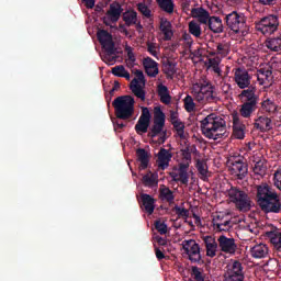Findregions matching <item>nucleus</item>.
<instances>
[{
  "label": "nucleus",
  "instance_id": "bb28decb",
  "mask_svg": "<svg viewBox=\"0 0 281 281\" xmlns=\"http://www.w3.org/2000/svg\"><path fill=\"white\" fill-rule=\"evenodd\" d=\"M140 201H142V205L145 209V212H147V214H153L155 212V198H153L148 193H142Z\"/></svg>",
  "mask_w": 281,
  "mask_h": 281
},
{
  "label": "nucleus",
  "instance_id": "5fc2aeb1",
  "mask_svg": "<svg viewBox=\"0 0 281 281\" xmlns=\"http://www.w3.org/2000/svg\"><path fill=\"white\" fill-rule=\"evenodd\" d=\"M113 127L116 133H122V130L126 128V124L120 120H114Z\"/></svg>",
  "mask_w": 281,
  "mask_h": 281
},
{
  "label": "nucleus",
  "instance_id": "2eb2a0df",
  "mask_svg": "<svg viewBox=\"0 0 281 281\" xmlns=\"http://www.w3.org/2000/svg\"><path fill=\"white\" fill-rule=\"evenodd\" d=\"M245 273H243V263L234 261L231 268L224 274V281H244Z\"/></svg>",
  "mask_w": 281,
  "mask_h": 281
},
{
  "label": "nucleus",
  "instance_id": "0e129e2a",
  "mask_svg": "<svg viewBox=\"0 0 281 281\" xmlns=\"http://www.w3.org/2000/svg\"><path fill=\"white\" fill-rule=\"evenodd\" d=\"M155 254H156L157 260H164V258H166V255L159 248H155Z\"/></svg>",
  "mask_w": 281,
  "mask_h": 281
},
{
  "label": "nucleus",
  "instance_id": "6e6552de",
  "mask_svg": "<svg viewBox=\"0 0 281 281\" xmlns=\"http://www.w3.org/2000/svg\"><path fill=\"white\" fill-rule=\"evenodd\" d=\"M97 38L105 52L104 60H108L110 65L115 63V42H113V35L106 30H99L97 33Z\"/></svg>",
  "mask_w": 281,
  "mask_h": 281
},
{
  "label": "nucleus",
  "instance_id": "c9c22d12",
  "mask_svg": "<svg viewBox=\"0 0 281 281\" xmlns=\"http://www.w3.org/2000/svg\"><path fill=\"white\" fill-rule=\"evenodd\" d=\"M159 196L161 201H167L169 205H172V203H175V192H172V190H170V188L166 186H162V188H160Z\"/></svg>",
  "mask_w": 281,
  "mask_h": 281
},
{
  "label": "nucleus",
  "instance_id": "a211bd4d",
  "mask_svg": "<svg viewBox=\"0 0 281 281\" xmlns=\"http://www.w3.org/2000/svg\"><path fill=\"white\" fill-rule=\"evenodd\" d=\"M217 244L220 247V251H223V254H231L234 256L236 254V249H238V245H236V239L229 238L225 235H221L217 238Z\"/></svg>",
  "mask_w": 281,
  "mask_h": 281
},
{
  "label": "nucleus",
  "instance_id": "ddd939ff",
  "mask_svg": "<svg viewBox=\"0 0 281 281\" xmlns=\"http://www.w3.org/2000/svg\"><path fill=\"white\" fill-rule=\"evenodd\" d=\"M140 109V116L134 127L137 135H144L147 132L149 133L148 128H150V120L153 119V115L150 114V110H148V108L142 106Z\"/></svg>",
  "mask_w": 281,
  "mask_h": 281
},
{
  "label": "nucleus",
  "instance_id": "423d86ee",
  "mask_svg": "<svg viewBox=\"0 0 281 281\" xmlns=\"http://www.w3.org/2000/svg\"><path fill=\"white\" fill-rule=\"evenodd\" d=\"M166 128V114L161 110V108L156 106L154 109V122L153 125L149 127V132L147 136L150 139H155V137H159L158 142L159 144L166 143V135L167 131L164 130Z\"/></svg>",
  "mask_w": 281,
  "mask_h": 281
},
{
  "label": "nucleus",
  "instance_id": "0eeeda50",
  "mask_svg": "<svg viewBox=\"0 0 281 281\" xmlns=\"http://www.w3.org/2000/svg\"><path fill=\"white\" fill-rule=\"evenodd\" d=\"M226 192L231 203H235V206L239 212H249V210H251V199L247 192L234 186H232Z\"/></svg>",
  "mask_w": 281,
  "mask_h": 281
},
{
  "label": "nucleus",
  "instance_id": "79ce46f5",
  "mask_svg": "<svg viewBox=\"0 0 281 281\" xmlns=\"http://www.w3.org/2000/svg\"><path fill=\"white\" fill-rule=\"evenodd\" d=\"M261 108L263 111H267V113H276L278 111V105H276V102L271 101V99H267L261 103Z\"/></svg>",
  "mask_w": 281,
  "mask_h": 281
},
{
  "label": "nucleus",
  "instance_id": "a18cd8bd",
  "mask_svg": "<svg viewBox=\"0 0 281 281\" xmlns=\"http://www.w3.org/2000/svg\"><path fill=\"white\" fill-rule=\"evenodd\" d=\"M215 52L220 56H227V54H229V45L225 43H218L215 45Z\"/></svg>",
  "mask_w": 281,
  "mask_h": 281
},
{
  "label": "nucleus",
  "instance_id": "774afa93",
  "mask_svg": "<svg viewBox=\"0 0 281 281\" xmlns=\"http://www.w3.org/2000/svg\"><path fill=\"white\" fill-rule=\"evenodd\" d=\"M120 89V81H114V86L111 89L110 93H113L114 91H117Z\"/></svg>",
  "mask_w": 281,
  "mask_h": 281
},
{
  "label": "nucleus",
  "instance_id": "680f3d73",
  "mask_svg": "<svg viewBox=\"0 0 281 281\" xmlns=\"http://www.w3.org/2000/svg\"><path fill=\"white\" fill-rule=\"evenodd\" d=\"M182 157L186 159V161H192V154L190 153V149H183Z\"/></svg>",
  "mask_w": 281,
  "mask_h": 281
},
{
  "label": "nucleus",
  "instance_id": "4c0bfd02",
  "mask_svg": "<svg viewBox=\"0 0 281 281\" xmlns=\"http://www.w3.org/2000/svg\"><path fill=\"white\" fill-rule=\"evenodd\" d=\"M266 47L271 52H281V35L266 41Z\"/></svg>",
  "mask_w": 281,
  "mask_h": 281
},
{
  "label": "nucleus",
  "instance_id": "bf43d9fd",
  "mask_svg": "<svg viewBox=\"0 0 281 281\" xmlns=\"http://www.w3.org/2000/svg\"><path fill=\"white\" fill-rule=\"evenodd\" d=\"M274 186L281 191V170L274 173Z\"/></svg>",
  "mask_w": 281,
  "mask_h": 281
},
{
  "label": "nucleus",
  "instance_id": "9b49d317",
  "mask_svg": "<svg viewBox=\"0 0 281 281\" xmlns=\"http://www.w3.org/2000/svg\"><path fill=\"white\" fill-rule=\"evenodd\" d=\"M228 164L232 177H235V179H238L239 181H243V179L247 177L249 167L247 162H245V158H243V156H232L228 159Z\"/></svg>",
  "mask_w": 281,
  "mask_h": 281
},
{
  "label": "nucleus",
  "instance_id": "49530a36",
  "mask_svg": "<svg viewBox=\"0 0 281 281\" xmlns=\"http://www.w3.org/2000/svg\"><path fill=\"white\" fill-rule=\"evenodd\" d=\"M138 11L140 12V14H143V16H145V19H153V11H150L148 5L144 3H138Z\"/></svg>",
  "mask_w": 281,
  "mask_h": 281
},
{
  "label": "nucleus",
  "instance_id": "c03bdc74",
  "mask_svg": "<svg viewBox=\"0 0 281 281\" xmlns=\"http://www.w3.org/2000/svg\"><path fill=\"white\" fill-rule=\"evenodd\" d=\"M255 175H265L267 172V161L266 160H259L255 164L254 167Z\"/></svg>",
  "mask_w": 281,
  "mask_h": 281
},
{
  "label": "nucleus",
  "instance_id": "f8f14e48",
  "mask_svg": "<svg viewBox=\"0 0 281 281\" xmlns=\"http://www.w3.org/2000/svg\"><path fill=\"white\" fill-rule=\"evenodd\" d=\"M182 248L187 254L190 262H201V246L194 239H186L182 241Z\"/></svg>",
  "mask_w": 281,
  "mask_h": 281
},
{
  "label": "nucleus",
  "instance_id": "e2e57ef3",
  "mask_svg": "<svg viewBox=\"0 0 281 281\" xmlns=\"http://www.w3.org/2000/svg\"><path fill=\"white\" fill-rule=\"evenodd\" d=\"M135 76H136V79L138 80V82H143V83L146 82V79L144 77V71L136 70Z\"/></svg>",
  "mask_w": 281,
  "mask_h": 281
},
{
  "label": "nucleus",
  "instance_id": "393cba45",
  "mask_svg": "<svg viewBox=\"0 0 281 281\" xmlns=\"http://www.w3.org/2000/svg\"><path fill=\"white\" fill-rule=\"evenodd\" d=\"M257 80L259 85H269L273 82V71L270 68H260L257 71Z\"/></svg>",
  "mask_w": 281,
  "mask_h": 281
},
{
  "label": "nucleus",
  "instance_id": "5701e85b",
  "mask_svg": "<svg viewBox=\"0 0 281 281\" xmlns=\"http://www.w3.org/2000/svg\"><path fill=\"white\" fill-rule=\"evenodd\" d=\"M203 243L205 245L206 249V256L209 258H215L216 251H218V241L212 236H205L203 237Z\"/></svg>",
  "mask_w": 281,
  "mask_h": 281
},
{
  "label": "nucleus",
  "instance_id": "cd10ccee",
  "mask_svg": "<svg viewBox=\"0 0 281 281\" xmlns=\"http://www.w3.org/2000/svg\"><path fill=\"white\" fill-rule=\"evenodd\" d=\"M250 256L257 259L267 258L269 256V247L265 244L255 245L250 248Z\"/></svg>",
  "mask_w": 281,
  "mask_h": 281
},
{
  "label": "nucleus",
  "instance_id": "7c9ffc66",
  "mask_svg": "<svg viewBox=\"0 0 281 281\" xmlns=\"http://www.w3.org/2000/svg\"><path fill=\"white\" fill-rule=\"evenodd\" d=\"M130 89L132 91V93H134V95L136 98H138L139 100H142V102L146 101V91H144V89L142 88V86H139V81L137 79H133L130 83Z\"/></svg>",
  "mask_w": 281,
  "mask_h": 281
},
{
  "label": "nucleus",
  "instance_id": "f3484780",
  "mask_svg": "<svg viewBox=\"0 0 281 281\" xmlns=\"http://www.w3.org/2000/svg\"><path fill=\"white\" fill-rule=\"evenodd\" d=\"M235 82L237 87L244 89V91L254 87L251 86V76H249V72L245 68L235 69Z\"/></svg>",
  "mask_w": 281,
  "mask_h": 281
},
{
  "label": "nucleus",
  "instance_id": "7ed1b4c3",
  "mask_svg": "<svg viewBox=\"0 0 281 281\" xmlns=\"http://www.w3.org/2000/svg\"><path fill=\"white\" fill-rule=\"evenodd\" d=\"M239 99L241 101L239 115L249 120V117L258 111V102H260V97L256 94V87L243 90L239 94Z\"/></svg>",
  "mask_w": 281,
  "mask_h": 281
},
{
  "label": "nucleus",
  "instance_id": "39448f33",
  "mask_svg": "<svg viewBox=\"0 0 281 281\" xmlns=\"http://www.w3.org/2000/svg\"><path fill=\"white\" fill-rule=\"evenodd\" d=\"M117 120H131L135 115V98L132 95H120L112 102Z\"/></svg>",
  "mask_w": 281,
  "mask_h": 281
},
{
  "label": "nucleus",
  "instance_id": "37998d69",
  "mask_svg": "<svg viewBox=\"0 0 281 281\" xmlns=\"http://www.w3.org/2000/svg\"><path fill=\"white\" fill-rule=\"evenodd\" d=\"M189 32L192 36H195V38H201V25L195 21L189 22Z\"/></svg>",
  "mask_w": 281,
  "mask_h": 281
},
{
  "label": "nucleus",
  "instance_id": "de8ad7c7",
  "mask_svg": "<svg viewBox=\"0 0 281 281\" xmlns=\"http://www.w3.org/2000/svg\"><path fill=\"white\" fill-rule=\"evenodd\" d=\"M191 276H193L195 281H205V277L203 276V272H201V269L199 267L193 266L191 268Z\"/></svg>",
  "mask_w": 281,
  "mask_h": 281
},
{
  "label": "nucleus",
  "instance_id": "338daca9",
  "mask_svg": "<svg viewBox=\"0 0 281 281\" xmlns=\"http://www.w3.org/2000/svg\"><path fill=\"white\" fill-rule=\"evenodd\" d=\"M261 5H273L276 3V0H259Z\"/></svg>",
  "mask_w": 281,
  "mask_h": 281
},
{
  "label": "nucleus",
  "instance_id": "13d9d810",
  "mask_svg": "<svg viewBox=\"0 0 281 281\" xmlns=\"http://www.w3.org/2000/svg\"><path fill=\"white\" fill-rule=\"evenodd\" d=\"M209 65L214 69V71H218V65H221V59L218 58H210Z\"/></svg>",
  "mask_w": 281,
  "mask_h": 281
},
{
  "label": "nucleus",
  "instance_id": "4be33fe9",
  "mask_svg": "<svg viewBox=\"0 0 281 281\" xmlns=\"http://www.w3.org/2000/svg\"><path fill=\"white\" fill-rule=\"evenodd\" d=\"M245 128L247 127L240 122L238 113L233 114V135L236 139H245Z\"/></svg>",
  "mask_w": 281,
  "mask_h": 281
},
{
  "label": "nucleus",
  "instance_id": "72a5a7b5",
  "mask_svg": "<svg viewBox=\"0 0 281 281\" xmlns=\"http://www.w3.org/2000/svg\"><path fill=\"white\" fill-rule=\"evenodd\" d=\"M159 175L148 171L143 176V183L146 188H157L159 186Z\"/></svg>",
  "mask_w": 281,
  "mask_h": 281
},
{
  "label": "nucleus",
  "instance_id": "f257e3e1",
  "mask_svg": "<svg viewBox=\"0 0 281 281\" xmlns=\"http://www.w3.org/2000/svg\"><path fill=\"white\" fill-rule=\"evenodd\" d=\"M256 201L263 214H280L281 212L280 194L267 183L257 186Z\"/></svg>",
  "mask_w": 281,
  "mask_h": 281
},
{
  "label": "nucleus",
  "instance_id": "864d4df0",
  "mask_svg": "<svg viewBox=\"0 0 281 281\" xmlns=\"http://www.w3.org/2000/svg\"><path fill=\"white\" fill-rule=\"evenodd\" d=\"M195 168L198 169V172L202 176V177H207V168L205 167V164H203V161L198 160Z\"/></svg>",
  "mask_w": 281,
  "mask_h": 281
},
{
  "label": "nucleus",
  "instance_id": "20e7f679",
  "mask_svg": "<svg viewBox=\"0 0 281 281\" xmlns=\"http://www.w3.org/2000/svg\"><path fill=\"white\" fill-rule=\"evenodd\" d=\"M191 93L195 102L203 106L204 104L218 102V95L214 91V86L206 81L193 85Z\"/></svg>",
  "mask_w": 281,
  "mask_h": 281
},
{
  "label": "nucleus",
  "instance_id": "052dcab7",
  "mask_svg": "<svg viewBox=\"0 0 281 281\" xmlns=\"http://www.w3.org/2000/svg\"><path fill=\"white\" fill-rule=\"evenodd\" d=\"M82 3H85L88 10H93V8H95V0H82Z\"/></svg>",
  "mask_w": 281,
  "mask_h": 281
},
{
  "label": "nucleus",
  "instance_id": "a19ab883",
  "mask_svg": "<svg viewBox=\"0 0 281 281\" xmlns=\"http://www.w3.org/2000/svg\"><path fill=\"white\" fill-rule=\"evenodd\" d=\"M175 131H177L178 136L180 137V139H186V124L183 122L180 121H175L173 123H171Z\"/></svg>",
  "mask_w": 281,
  "mask_h": 281
},
{
  "label": "nucleus",
  "instance_id": "4468645a",
  "mask_svg": "<svg viewBox=\"0 0 281 281\" xmlns=\"http://www.w3.org/2000/svg\"><path fill=\"white\" fill-rule=\"evenodd\" d=\"M122 12H124V9H122V4H120V2L115 1L111 3L110 9L106 11L105 16L103 18L104 25L111 27V23H117L122 16Z\"/></svg>",
  "mask_w": 281,
  "mask_h": 281
},
{
  "label": "nucleus",
  "instance_id": "473e14b6",
  "mask_svg": "<svg viewBox=\"0 0 281 281\" xmlns=\"http://www.w3.org/2000/svg\"><path fill=\"white\" fill-rule=\"evenodd\" d=\"M160 31L165 36V41H172V36L175 35V33L172 32V23H170V21H168L167 19H161Z\"/></svg>",
  "mask_w": 281,
  "mask_h": 281
},
{
  "label": "nucleus",
  "instance_id": "b1692460",
  "mask_svg": "<svg viewBox=\"0 0 281 281\" xmlns=\"http://www.w3.org/2000/svg\"><path fill=\"white\" fill-rule=\"evenodd\" d=\"M172 160V154L170 153V150L166 149V148H160V150L158 151V168L160 170H166V168H168V166H170V161Z\"/></svg>",
  "mask_w": 281,
  "mask_h": 281
},
{
  "label": "nucleus",
  "instance_id": "603ef678",
  "mask_svg": "<svg viewBox=\"0 0 281 281\" xmlns=\"http://www.w3.org/2000/svg\"><path fill=\"white\" fill-rule=\"evenodd\" d=\"M125 71L126 68L123 65H119L112 68V74L113 76H116V78H123Z\"/></svg>",
  "mask_w": 281,
  "mask_h": 281
},
{
  "label": "nucleus",
  "instance_id": "ea45409f",
  "mask_svg": "<svg viewBox=\"0 0 281 281\" xmlns=\"http://www.w3.org/2000/svg\"><path fill=\"white\" fill-rule=\"evenodd\" d=\"M158 7L167 14H172L175 12V2L172 0H156Z\"/></svg>",
  "mask_w": 281,
  "mask_h": 281
},
{
  "label": "nucleus",
  "instance_id": "dca6fc26",
  "mask_svg": "<svg viewBox=\"0 0 281 281\" xmlns=\"http://www.w3.org/2000/svg\"><path fill=\"white\" fill-rule=\"evenodd\" d=\"M190 168V162H180L178 166V173L171 172L170 177L176 183H182V186H188L190 181V175L188 169Z\"/></svg>",
  "mask_w": 281,
  "mask_h": 281
},
{
  "label": "nucleus",
  "instance_id": "09e8293b",
  "mask_svg": "<svg viewBox=\"0 0 281 281\" xmlns=\"http://www.w3.org/2000/svg\"><path fill=\"white\" fill-rule=\"evenodd\" d=\"M194 106H196V104L194 103V99H192L191 95H187L184 99L186 111H188V113H192V111H194Z\"/></svg>",
  "mask_w": 281,
  "mask_h": 281
},
{
  "label": "nucleus",
  "instance_id": "c756f323",
  "mask_svg": "<svg viewBox=\"0 0 281 281\" xmlns=\"http://www.w3.org/2000/svg\"><path fill=\"white\" fill-rule=\"evenodd\" d=\"M206 25H209V29L214 34H223L224 27H223V20H221V18H218V16H211L209 22H206Z\"/></svg>",
  "mask_w": 281,
  "mask_h": 281
},
{
  "label": "nucleus",
  "instance_id": "f704fd0d",
  "mask_svg": "<svg viewBox=\"0 0 281 281\" xmlns=\"http://www.w3.org/2000/svg\"><path fill=\"white\" fill-rule=\"evenodd\" d=\"M269 238L271 245H273L277 256L281 258V233L280 232H270L269 233Z\"/></svg>",
  "mask_w": 281,
  "mask_h": 281
},
{
  "label": "nucleus",
  "instance_id": "aec40b11",
  "mask_svg": "<svg viewBox=\"0 0 281 281\" xmlns=\"http://www.w3.org/2000/svg\"><path fill=\"white\" fill-rule=\"evenodd\" d=\"M254 127L261 133H269L273 128V121L271 117L262 115L255 120Z\"/></svg>",
  "mask_w": 281,
  "mask_h": 281
},
{
  "label": "nucleus",
  "instance_id": "c85d7f7f",
  "mask_svg": "<svg viewBox=\"0 0 281 281\" xmlns=\"http://www.w3.org/2000/svg\"><path fill=\"white\" fill-rule=\"evenodd\" d=\"M137 161H139V170H146L148 168V164H150V156L148 151L144 148H139L136 150Z\"/></svg>",
  "mask_w": 281,
  "mask_h": 281
},
{
  "label": "nucleus",
  "instance_id": "a878e982",
  "mask_svg": "<svg viewBox=\"0 0 281 281\" xmlns=\"http://www.w3.org/2000/svg\"><path fill=\"white\" fill-rule=\"evenodd\" d=\"M191 14L193 19H198L199 23H202L203 25H207L210 19V12L203 8H194L191 10Z\"/></svg>",
  "mask_w": 281,
  "mask_h": 281
},
{
  "label": "nucleus",
  "instance_id": "3c124183",
  "mask_svg": "<svg viewBox=\"0 0 281 281\" xmlns=\"http://www.w3.org/2000/svg\"><path fill=\"white\" fill-rule=\"evenodd\" d=\"M172 212H176V214L179 216V217H182V218H188V216H190V211H188L187 209H183L179 205H176L173 209H172Z\"/></svg>",
  "mask_w": 281,
  "mask_h": 281
},
{
  "label": "nucleus",
  "instance_id": "6ab92c4d",
  "mask_svg": "<svg viewBox=\"0 0 281 281\" xmlns=\"http://www.w3.org/2000/svg\"><path fill=\"white\" fill-rule=\"evenodd\" d=\"M215 232H229L234 227L232 220H225L223 215H216L212 221Z\"/></svg>",
  "mask_w": 281,
  "mask_h": 281
},
{
  "label": "nucleus",
  "instance_id": "e433bc0d",
  "mask_svg": "<svg viewBox=\"0 0 281 281\" xmlns=\"http://www.w3.org/2000/svg\"><path fill=\"white\" fill-rule=\"evenodd\" d=\"M137 12L135 10H127L123 13V21L127 27L137 23Z\"/></svg>",
  "mask_w": 281,
  "mask_h": 281
},
{
  "label": "nucleus",
  "instance_id": "8fccbe9b",
  "mask_svg": "<svg viewBox=\"0 0 281 281\" xmlns=\"http://www.w3.org/2000/svg\"><path fill=\"white\" fill-rule=\"evenodd\" d=\"M155 229L161 235L168 234V225H166L161 220L155 222Z\"/></svg>",
  "mask_w": 281,
  "mask_h": 281
},
{
  "label": "nucleus",
  "instance_id": "6e6d98bb",
  "mask_svg": "<svg viewBox=\"0 0 281 281\" xmlns=\"http://www.w3.org/2000/svg\"><path fill=\"white\" fill-rule=\"evenodd\" d=\"M147 52L154 56V58H157V44L153 42H147Z\"/></svg>",
  "mask_w": 281,
  "mask_h": 281
},
{
  "label": "nucleus",
  "instance_id": "f03ea898",
  "mask_svg": "<svg viewBox=\"0 0 281 281\" xmlns=\"http://www.w3.org/2000/svg\"><path fill=\"white\" fill-rule=\"evenodd\" d=\"M201 131L207 139H223L227 137V122L217 114H209L200 122Z\"/></svg>",
  "mask_w": 281,
  "mask_h": 281
},
{
  "label": "nucleus",
  "instance_id": "1a4fd4ad",
  "mask_svg": "<svg viewBox=\"0 0 281 281\" xmlns=\"http://www.w3.org/2000/svg\"><path fill=\"white\" fill-rule=\"evenodd\" d=\"M224 21L228 30L235 34H241V36H245V26L247 25L245 14L238 13V11H232L225 15Z\"/></svg>",
  "mask_w": 281,
  "mask_h": 281
},
{
  "label": "nucleus",
  "instance_id": "58836bf2",
  "mask_svg": "<svg viewBox=\"0 0 281 281\" xmlns=\"http://www.w3.org/2000/svg\"><path fill=\"white\" fill-rule=\"evenodd\" d=\"M164 71L167 78H172L177 74V63L167 59L164 61Z\"/></svg>",
  "mask_w": 281,
  "mask_h": 281
},
{
  "label": "nucleus",
  "instance_id": "4d7b16f0",
  "mask_svg": "<svg viewBox=\"0 0 281 281\" xmlns=\"http://www.w3.org/2000/svg\"><path fill=\"white\" fill-rule=\"evenodd\" d=\"M125 52L127 53V58L130 63H135V60H137V58H135V53H133V47L126 46Z\"/></svg>",
  "mask_w": 281,
  "mask_h": 281
},
{
  "label": "nucleus",
  "instance_id": "412c9836",
  "mask_svg": "<svg viewBox=\"0 0 281 281\" xmlns=\"http://www.w3.org/2000/svg\"><path fill=\"white\" fill-rule=\"evenodd\" d=\"M143 67L149 78H157L159 74V64H157L155 59L150 57H145L143 59Z\"/></svg>",
  "mask_w": 281,
  "mask_h": 281
},
{
  "label": "nucleus",
  "instance_id": "69168bd1",
  "mask_svg": "<svg viewBox=\"0 0 281 281\" xmlns=\"http://www.w3.org/2000/svg\"><path fill=\"white\" fill-rule=\"evenodd\" d=\"M170 122L173 124V122H179V114L177 112H170Z\"/></svg>",
  "mask_w": 281,
  "mask_h": 281
},
{
  "label": "nucleus",
  "instance_id": "9d476101",
  "mask_svg": "<svg viewBox=\"0 0 281 281\" xmlns=\"http://www.w3.org/2000/svg\"><path fill=\"white\" fill-rule=\"evenodd\" d=\"M278 27H280V19L274 14L261 18L260 21L256 22L257 32H261L265 36L276 34V32H278Z\"/></svg>",
  "mask_w": 281,
  "mask_h": 281
},
{
  "label": "nucleus",
  "instance_id": "2f4dec72",
  "mask_svg": "<svg viewBox=\"0 0 281 281\" xmlns=\"http://www.w3.org/2000/svg\"><path fill=\"white\" fill-rule=\"evenodd\" d=\"M157 93L162 104H170V102H172V97L170 95V91L167 86L159 83L157 87Z\"/></svg>",
  "mask_w": 281,
  "mask_h": 281
}]
</instances>
